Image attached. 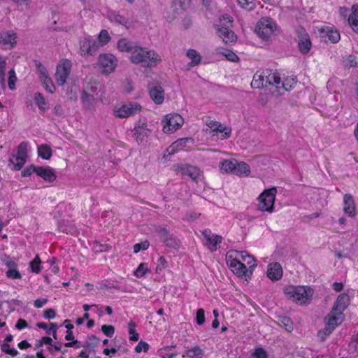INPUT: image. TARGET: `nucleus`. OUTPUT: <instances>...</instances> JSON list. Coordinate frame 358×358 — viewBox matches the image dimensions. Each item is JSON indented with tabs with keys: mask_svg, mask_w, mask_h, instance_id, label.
Here are the masks:
<instances>
[{
	"mask_svg": "<svg viewBox=\"0 0 358 358\" xmlns=\"http://www.w3.org/2000/svg\"><path fill=\"white\" fill-rule=\"evenodd\" d=\"M235 166V175L241 176L245 174V176H248L250 173V166L244 162H238L236 160V164Z\"/></svg>",
	"mask_w": 358,
	"mask_h": 358,
	"instance_id": "obj_34",
	"label": "nucleus"
},
{
	"mask_svg": "<svg viewBox=\"0 0 358 358\" xmlns=\"http://www.w3.org/2000/svg\"><path fill=\"white\" fill-rule=\"evenodd\" d=\"M186 55L192 61L189 63V66H194L198 65L201 62V55L194 49H189L187 51Z\"/></svg>",
	"mask_w": 358,
	"mask_h": 358,
	"instance_id": "obj_37",
	"label": "nucleus"
},
{
	"mask_svg": "<svg viewBox=\"0 0 358 358\" xmlns=\"http://www.w3.org/2000/svg\"><path fill=\"white\" fill-rule=\"evenodd\" d=\"M298 38V48L302 55H306L309 52L312 43L310 36L306 29L302 27H299L296 30Z\"/></svg>",
	"mask_w": 358,
	"mask_h": 358,
	"instance_id": "obj_11",
	"label": "nucleus"
},
{
	"mask_svg": "<svg viewBox=\"0 0 358 358\" xmlns=\"http://www.w3.org/2000/svg\"><path fill=\"white\" fill-rule=\"evenodd\" d=\"M37 168H38V166H34V165L32 164V165L29 166V167H27L26 169H24L22 171L21 175L23 177H29L33 173H36Z\"/></svg>",
	"mask_w": 358,
	"mask_h": 358,
	"instance_id": "obj_59",
	"label": "nucleus"
},
{
	"mask_svg": "<svg viewBox=\"0 0 358 358\" xmlns=\"http://www.w3.org/2000/svg\"><path fill=\"white\" fill-rule=\"evenodd\" d=\"M179 168L182 175L187 176L194 180H196L201 175L199 169L194 166L181 165Z\"/></svg>",
	"mask_w": 358,
	"mask_h": 358,
	"instance_id": "obj_27",
	"label": "nucleus"
},
{
	"mask_svg": "<svg viewBox=\"0 0 358 358\" xmlns=\"http://www.w3.org/2000/svg\"><path fill=\"white\" fill-rule=\"evenodd\" d=\"M108 20L111 22L116 23L117 24L123 25L126 27H129L131 24V21L127 18L124 17L123 15H121L118 13L114 11V10H110L107 13Z\"/></svg>",
	"mask_w": 358,
	"mask_h": 358,
	"instance_id": "obj_25",
	"label": "nucleus"
},
{
	"mask_svg": "<svg viewBox=\"0 0 358 358\" xmlns=\"http://www.w3.org/2000/svg\"><path fill=\"white\" fill-rule=\"evenodd\" d=\"M141 106L136 102H129L122 105L120 108H115V115L120 118H126L140 112Z\"/></svg>",
	"mask_w": 358,
	"mask_h": 358,
	"instance_id": "obj_10",
	"label": "nucleus"
},
{
	"mask_svg": "<svg viewBox=\"0 0 358 358\" xmlns=\"http://www.w3.org/2000/svg\"><path fill=\"white\" fill-rule=\"evenodd\" d=\"M36 175L49 182L55 181L57 178L53 169L49 166L43 167L38 166Z\"/></svg>",
	"mask_w": 358,
	"mask_h": 358,
	"instance_id": "obj_26",
	"label": "nucleus"
},
{
	"mask_svg": "<svg viewBox=\"0 0 358 358\" xmlns=\"http://www.w3.org/2000/svg\"><path fill=\"white\" fill-rule=\"evenodd\" d=\"M203 354V350L199 345H196L190 349L186 350L182 357H187L189 358H196L199 356H202Z\"/></svg>",
	"mask_w": 358,
	"mask_h": 358,
	"instance_id": "obj_41",
	"label": "nucleus"
},
{
	"mask_svg": "<svg viewBox=\"0 0 358 358\" xmlns=\"http://www.w3.org/2000/svg\"><path fill=\"white\" fill-rule=\"evenodd\" d=\"M130 60L133 64L145 66V73L147 78H151V68L157 66V57L153 51L146 48L136 46L131 54Z\"/></svg>",
	"mask_w": 358,
	"mask_h": 358,
	"instance_id": "obj_1",
	"label": "nucleus"
},
{
	"mask_svg": "<svg viewBox=\"0 0 358 358\" xmlns=\"http://www.w3.org/2000/svg\"><path fill=\"white\" fill-rule=\"evenodd\" d=\"M80 51L82 55H93L99 49V43L90 36L82 37L79 41Z\"/></svg>",
	"mask_w": 358,
	"mask_h": 358,
	"instance_id": "obj_9",
	"label": "nucleus"
},
{
	"mask_svg": "<svg viewBox=\"0 0 358 358\" xmlns=\"http://www.w3.org/2000/svg\"><path fill=\"white\" fill-rule=\"evenodd\" d=\"M162 131L164 134H171L179 129L184 124L183 118L178 113H170L164 116L162 120Z\"/></svg>",
	"mask_w": 358,
	"mask_h": 358,
	"instance_id": "obj_5",
	"label": "nucleus"
},
{
	"mask_svg": "<svg viewBox=\"0 0 358 358\" xmlns=\"http://www.w3.org/2000/svg\"><path fill=\"white\" fill-rule=\"evenodd\" d=\"M128 325L129 334L131 335L129 339L132 341H137L139 339V334L134 329V327H136L135 322L131 321Z\"/></svg>",
	"mask_w": 358,
	"mask_h": 358,
	"instance_id": "obj_50",
	"label": "nucleus"
},
{
	"mask_svg": "<svg viewBox=\"0 0 358 358\" xmlns=\"http://www.w3.org/2000/svg\"><path fill=\"white\" fill-rule=\"evenodd\" d=\"M98 38H99L98 43H100L101 45H104L110 41V36L107 30L102 29L99 35Z\"/></svg>",
	"mask_w": 358,
	"mask_h": 358,
	"instance_id": "obj_49",
	"label": "nucleus"
},
{
	"mask_svg": "<svg viewBox=\"0 0 358 358\" xmlns=\"http://www.w3.org/2000/svg\"><path fill=\"white\" fill-rule=\"evenodd\" d=\"M109 247L107 245H101L99 242L95 241L93 244V249L96 252H106Z\"/></svg>",
	"mask_w": 358,
	"mask_h": 358,
	"instance_id": "obj_63",
	"label": "nucleus"
},
{
	"mask_svg": "<svg viewBox=\"0 0 358 358\" xmlns=\"http://www.w3.org/2000/svg\"><path fill=\"white\" fill-rule=\"evenodd\" d=\"M194 143V140L192 137H185L181 138L176 140L173 144L176 148L178 147H185L187 143L193 144Z\"/></svg>",
	"mask_w": 358,
	"mask_h": 358,
	"instance_id": "obj_46",
	"label": "nucleus"
},
{
	"mask_svg": "<svg viewBox=\"0 0 358 358\" xmlns=\"http://www.w3.org/2000/svg\"><path fill=\"white\" fill-rule=\"evenodd\" d=\"M242 254H245L244 252H240V251L236 250H231L227 252L226 255V261L227 264L229 266V263H231V264H234L236 262H241L239 258L240 255Z\"/></svg>",
	"mask_w": 358,
	"mask_h": 358,
	"instance_id": "obj_38",
	"label": "nucleus"
},
{
	"mask_svg": "<svg viewBox=\"0 0 358 358\" xmlns=\"http://www.w3.org/2000/svg\"><path fill=\"white\" fill-rule=\"evenodd\" d=\"M334 329L330 328L327 324L325 327L317 332V337L321 342H324L326 340L327 336H329Z\"/></svg>",
	"mask_w": 358,
	"mask_h": 358,
	"instance_id": "obj_45",
	"label": "nucleus"
},
{
	"mask_svg": "<svg viewBox=\"0 0 358 358\" xmlns=\"http://www.w3.org/2000/svg\"><path fill=\"white\" fill-rule=\"evenodd\" d=\"M321 37L324 41H330L332 43H336L339 41L341 38L340 33L338 30L331 27H323L320 29Z\"/></svg>",
	"mask_w": 358,
	"mask_h": 358,
	"instance_id": "obj_17",
	"label": "nucleus"
},
{
	"mask_svg": "<svg viewBox=\"0 0 358 358\" xmlns=\"http://www.w3.org/2000/svg\"><path fill=\"white\" fill-rule=\"evenodd\" d=\"M252 355L255 358H268L266 351L262 348H256Z\"/></svg>",
	"mask_w": 358,
	"mask_h": 358,
	"instance_id": "obj_60",
	"label": "nucleus"
},
{
	"mask_svg": "<svg viewBox=\"0 0 358 358\" xmlns=\"http://www.w3.org/2000/svg\"><path fill=\"white\" fill-rule=\"evenodd\" d=\"M229 267L238 277L250 278L252 275V271L248 270L246 265L241 262H236L234 264L229 263Z\"/></svg>",
	"mask_w": 358,
	"mask_h": 358,
	"instance_id": "obj_22",
	"label": "nucleus"
},
{
	"mask_svg": "<svg viewBox=\"0 0 358 358\" xmlns=\"http://www.w3.org/2000/svg\"><path fill=\"white\" fill-rule=\"evenodd\" d=\"M266 83L267 87L269 85H275L276 88L278 89V92L280 94V89L287 91V90L285 87L284 84L281 82V78L278 73L271 72L269 70L265 71Z\"/></svg>",
	"mask_w": 358,
	"mask_h": 358,
	"instance_id": "obj_19",
	"label": "nucleus"
},
{
	"mask_svg": "<svg viewBox=\"0 0 358 358\" xmlns=\"http://www.w3.org/2000/svg\"><path fill=\"white\" fill-rule=\"evenodd\" d=\"M38 155L42 159L48 160L52 155V149L49 145L42 144L38 147Z\"/></svg>",
	"mask_w": 358,
	"mask_h": 358,
	"instance_id": "obj_36",
	"label": "nucleus"
},
{
	"mask_svg": "<svg viewBox=\"0 0 358 358\" xmlns=\"http://www.w3.org/2000/svg\"><path fill=\"white\" fill-rule=\"evenodd\" d=\"M149 245L150 243L148 241L136 243L134 245V252L138 253L141 250H145L148 248Z\"/></svg>",
	"mask_w": 358,
	"mask_h": 358,
	"instance_id": "obj_57",
	"label": "nucleus"
},
{
	"mask_svg": "<svg viewBox=\"0 0 358 358\" xmlns=\"http://www.w3.org/2000/svg\"><path fill=\"white\" fill-rule=\"evenodd\" d=\"M71 67V63L67 59L57 66L55 79L59 85H63L66 83L70 73Z\"/></svg>",
	"mask_w": 358,
	"mask_h": 358,
	"instance_id": "obj_14",
	"label": "nucleus"
},
{
	"mask_svg": "<svg viewBox=\"0 0 358 358\" xmlns=\"http://www.w3.org/2000/svg\"><path fill=\"white\" fill-rule=\"evenodd\" d=\"M16 34L13 31H8L1 34L0 43L5 47V48H13L16 43Z\"/></svg>",
	"mask_w": 358,
	"mask_h": 358,
	"instance_id": "obj_24",
	"label": "nucleus"
},
{
	"mask_svg": "<svg viewBox=\"0 0 358 358\" xmlns=\"http://www.w3.org/2000/svg\"><path fill=\"white\" fill-rule=\"evenodd\" d=\"M192 0H173L172 7L173 8V12L172 16H166L167 20L172 21L177 17L178 15H180L188 9L191 5Z\"/></svg>",
	"mask_w": 358,
	"mask_h": 358,
	"instance_id": "obj_16",
	"label": "nucleus"
},
{
	"mask_svg": "<svg viewBox=\"0 0 358 358\" xmlns=\"http://www.w3.org/2000/svg\"><path fill=\"white\" fill-rule=\"evenodd\" d=\"M94 92L95 90H94V87L90 84H87L86 87L83 90L81 101L85 109L91 110L94 108L95 98L93 93Z\"/></svg>",
	"mask_w": 358,
	"mask_h": 358,
	"instance_id": "obj_15",
	"label": "nucleus"
},
{
	"mask_svg": "<svg viewBox=\"0 0 358 358\" xmlns=\"http://www.w3.org/2000/svg\"><path fill=\"white\" fill-rule=\"evenodd\" d=\"M131 133L133 136H135L136 141L138 144L141 143L144 141H145L146 138L151 134L150 129H140L138 130L133 129L131 130Z\"/></svg>",
	"mask_w": 358,
	"mask_h": 358,
	"instance_id": "obj_31",
	"label": "nucleus"
},
{
	"mask_svg": "<svg viewBox=\"0 0 358 358\" xmlns=\"http://www.w3.org/2000/svg\"><path fill=\"white\" fill-rule=\"evenodd\" d=\"M343 210L345 213L350 217L355 216V206L352 196L349 194H345L343 197Z\"/></svg>",
	"mask_w": 358,
	"mask_h": 358,
	"instance_id": "obj_28",
	"label": "nucleus"
},
{
	"mask_svg": "<svg viewBox=\"0 0 358 358\" xmlns=\"http://www.w3.org/2000/svg\"><path fill=\"white\" fill-rule=\"evenodd\" d=\"M136 45L132 41L127 40V38H122L117 42V48L121 52H127L132 53Z\"/></svg>",
	"mask_w": 358,
	"mask_h": 358,
	"instance_id": "obj_30",
	"label": "nucleus"
},
{
	"mask_svg": "<svg viewBox=\"0 0 358 358\" xmlns=\"http://www.w3.org/2000/svg\"><path fill=\"white\" fill-rule=\"evenodd\" d=\"M8 87L10 90H13L15 88V83L17 81V77L13 69H11L8 72Z\"/></svg>",
	"mask_w": 358,
	"mask_h": 358,
	"instance_id": "obj_53",
	"label": "nucleus"
},
{
	"mask_svg": "<svg viewBox=\"0 0 358 358\" xmlns=\"http://www.w3.org/2000/svg\"><path fill=\"white\" fill-rule=\"evenodd\" d=\"M267 276L272 280H278L282 278V268L280 263H271L268 266Z\"/></svg>",
	"mask_w": 358,
	"mask_h": 358,
	"instance_id": "obj_23",
	"label": "nucleus"
},
{
	"mask_svg": "<svg viewBox=\"0 0 358 358\" xmlns=\"http://www.w3.org/2000/svg\"><path fill=\"white\" fill-rule=\"evenodd\" d=\"M2 261L5 264V265L8 267V269L17 268V264L9 256L5 255L2 258Z\"/></svg>",
	"mask_w": 358,
	"mask_h": 358,
	"instance_id": "obj_58",
	"label": "nucleus"
},
{
	"mask_svg": "<svg viewBox=\"0 0 358 358\" xmlns=\"http://www.w3.org/2000/svg\"><path fill=\"white\" fill-rule=\"evenodd\" d=\"M148 88L150 98L157 103V85L150 80H148Z\"/></svg>",
	"mask_w": 358,
	"mask_h": 358,
	"instance_id": "obj_47",
	"label": "nucleus"
},
{
	"mask_svg": "<svg viewBox=\"0 0 358 358\" xmlns=\"http://www.w3.org/2000/svg\"><path fill=\"white\" fill-rule=\"evenodd\" d=\"M236 164V159H224L221 162L220 169L222 172L232 173L234 174Z\"/></svg>",
	"mask_w": 358,
	"mask_h": 358,
	"instance_id": "obj_33",
	"label": "nucleus"
},
{
	"mask_svg": "<svg viewBox=\"0 0 358 358\" xmlns=\"http://www.w3.org/2000/svg\"><path fill=\"white\" fill-rule=\"evenodd\" d=\"M222 20H227V24L222 23V24L214 25L217 36L221 38L226 44L234 43L236 41V36L233 31L229 29V26L233 22L232 17L228 14H224L223 15Z\"/></svg>",
	"mask_w": 358,
	"mask_h": 358,
	"instance_id": "obj_2",
	"label": "nucleus"
},
{
	"mask_svg": "<svg viewBox=\"0 0 358 358\" xmlns=\"http://www.w3.org/2000/svg\"><path fill=\"white\" fill-rule=\"evenodd\" d=\"M213 131L220 132L222 134V138H228L230 137L231 133V129L227 127L223 126L220 122L213 129Z\"/></svg>",
	"mask_w": 358,
	"mask_h": 358,
	"instance_id": "obj_42",
	"label": "nucleus"
},
{
	"mask_svg": "<svg viewBox=\"0 0 358 358\" xmlns=\"http://www.w3.org/2000/svg\"><path fill=\"white\" fill-rule=\"evenodd\" d=\"M158 236L167 248L178 250L180 246V240L164 227H158Z\"/></svg>",
	"mask_w": 358,
	"mask_h": 358,
	"instance_id": "obj_8",
	"label": "nucleus"
},
{
	"mask_svg": "<svg viewBox=\"0 0 358 358\" xmlns=\"http://www.w3.org/2000/svg\"><path fill=\"white\" fill-rule=\"evenodd\" d=\"M34 99L38 108L41 111L45 112L48 108V102L45 101L43 94L40 92H36L34 95Z\"/></svg>",
	"mask_w": 358,
	"mask_h": 358,
	"instance_id": "obj_39",
	"label": "nucleus"
},
{
	"mask_svg": "<svg viewBox=\"0 0 358 358\" xmlns=\"http://www.w3.org/2000/svg\"><path fill=\"white\" fill-rule=\"evenodd\" d=\"M27 142H22L17 146V150L15 153H12V157L9 159L8 166L13 165L12 169L15 171L20 170L24 165L27 157Z\"/></svg>",
	"mask_w": 358,
	"mask_h": 358,
	"instance_id": "obj_4",
	"label": "nucleus"
},
{
	"mask_svg": "<svg viewBox=\"0 0 358 358\" xmlns=\"http://www.w3.org/2000/svg\"><path fill=\"white\" fill-rule=\"evenodd\" d=\"M149 349V345L143 341H141L138 345L135 347V351L138 353L141 352L142 350L144 352H147Z\"/></svg>",
	"mask_w": 358,
	"mask_h": 358,
	"instance_id": "obj_64",
	"label": "nucleus"
},
{
	"mask_svg": "<svg viewBox=\"0 0 358 358\" xmlns=\"http://www.w3.org/2000/svg\"><path fill=\"white\" fill-rule=\"evenodd\" d=\"M277 25L271 17H262L255 27V32L264 40H267L276 30Z\"/></svg>",
	"mask_w": 358,
	"mask_h": 358,
	"instance_id": "obj_6",
	"label": "nucleus"
},
{
	"mask_svg": "<svg viewBox=\"0 0 358 358\" xmlns=\"http://www.w3.org/2000/svg\"><path fill=\"white\" fill-rule=\"evenodd\" d=\"M40 80L46 91L50 93H53L54 90H55V87L51 80V78L49 76H47L42 77V78Z\"/></svg>",
	"mask_w": 358,
	"mask_h": 358,
	"instance_id": "obj_43",
	"label": "nucleus"
},
{
	"mask_svg": "<svg viewBox=\"0 0 358 358\" xmlns=\"http://www.w3.org/2000/svg\"><path fill=\"white\" fill-rule=\"evenodd\" d=\"M201 234L207 241V245L208 248L211 251L217 250V245L222 243V236L217 234H211V231L209 229L203 230L201 231Z\"/></svg>",
	"mask_w": 358,
	"mask_h": 358,
	"instance_id": "obj_18",
	"label": "nucleus"
},
{
	"mask_svg": "<svg viewBox=\"0 0 358 358\" xmlns=\"http://www.w3.org/2000/svg\"><path fill=\"white\" fill-rule=\"evenodd\" d=\"M276 193L277 189L275 187L265 189L258 197L259 203L257 204V209L260 211L272 213L274 210Z\"/></svg>",
	"mask_w": 358,
	"mask_h": 358,
	"instance_id": "obj_3",
	"label": "nucleus"
},
{
	"mask_svg": "<svg viewBox=\"0 0 358 358\" xmlns=\"http://www.w3.org/2000/svg\"><path fill=\"white\" fill-rule=\"evenodd\" d=\"M98 64L103 69V73H110L117 66V59L112 54H101L99 56Z\"/></svg>",
	"mask_w": 358,
	"mask_h": 358,
	"instance_id": "obj_13",
	"label": "nucleus"
},
{
	"mask_svg": "<svg viewBox=\"0 0 358 358\" xmlns=\"http://www.w3.org/2000/svg\"><path fill=\"white\" fill-rule=\"evenodd\" d=\"M285 292L287 297L300 304L305 303L311 295V291L304 287H290L286 288Z\"/></svg>",
	"mask_w": 358,
	"mask_h": 358,
	"instance_id": "obj_7",
	"label": "nucleus"
},
{
	"mask_svg": "<svg viewBox=\"0 0 358 358\" xmlns=\"http://www.w3.org/2000/svg\"><path fill=\"white\" fill-rule=\"evenodd\" d=\"M101 331L107 337L111 338L115 334V327L110 324H103L101 326Z\"/></svg>",
	"mask_w": 358,
	"mask_h": 358,
	"instance_id": "obj_52",
	"label": "nucleus"
},
{
	"mask_svg": "<svg viewBox=\"0 0 358 358\" xmlns=\"http://www.w3.org/2000/svg\"><path fill=\"white\" fill-rule=\"evenodd\" d=\"M1 350L3 352L10 355L13 357L18 355V351L15 348H11L8 343H3L1 346Z\"/></svg>",
	"mask_w": 358,
	"mask_h": 358,
	"instance_id": "obj_48",
	"label": "nucleus"
},
{
	"mask_svg": "<svg viewBox=\"0 0 358 358\" xmlns=\"http://www.w3.org/2000/svg\"><path fill=\"white\" fill-rule=\"evenodd\" d=\"M100 339L94 335H91L87 337L83 344V348L85 350H89L90 351L95 352V348L97 347Z\"/></svg>",
	"mask_w": 358,
	"mask_h": 358,
	"instance_id": "obj_32",
	"label": "nucleus"
},
{
	"mask_svg": "<svg viewBox=\"0 0 358 358\" xmlns=\"http://www.w3.org/2000/svg\"><path fill=\"white\" fill-rule=\"evenodd\" d=\"M196 322L198 325H202L205 322V312L203 308H199L196 311Z\"/></svg>",
	"mask_w": 358,
	"mask_h": 358,
	"instance_id": "obj_56",
	"label": "nucleus"
},
{
	"mask_svg": "<svg viewBox=\"0 0 358 358\" xmlns=\"http://www.w3.org/2000/svg\"><path fill=\"white\" fill-rule=\"evenodd\" d=\"M227 59L231 62H238L239 60L238 57L231 50H227L226 52H222Z\"/></svg>",
	"mask_w": 358,
	"mask_h": 358,
	"instance_id": "obj_62",
	"label": "nucleus"
},
{
	"mask_svg": "<svg viewBox=\"0 0 358 358\" xmlns=\"http://www.w3.org/2000/svg\"><path fill=\"white\" fill-rule=\"evenodd\" d=\"M339 13L343 18L348 17L349 25L355 32L358 34V6L354 5L351 11L345 7H341Z\"/></svg>",
	"mask_w": 358,
	"mask_h": 358,
	"instance_id": "obj_12",
	"label": "nucleus"
},
{
	"mask_svg": "<svg viewBox=\"0 0 358 358\" xmlns=\"http://www.w3.org/2000/svg\"><path fill=\"white\" fill-rule=\"evenodd\" d=\"M245 259H247L245 262L246 264L249 266L248 270H251L252 272L254 268L257 266L256 260L254 259L253 257L250 256V255H245Z\"/></svg>",
	"mask_w": 358,
	"mask_h": 358,
	"instance_id": "obj_61",
	"label": "nucleus"
},
{
	"mask_svg": "<svg viewBox=\"0 0 358 358\" xmlns=\"http://www.w3.org/2000/svg\"><path fill=\"white\" fill-rule=\"evenodd\" d=\"M251 87L255 89H260L267 87L266 83L265 71H264L262 74H258V73H256L254 75L253 79L251 82Z\"/></svg>",
	"mask_w": 358,
	"mask_h": 358,
	"instance_id": "obj_29",
	"label": "nucleus"
},
{
	"mask_svg": "<svg viewBox=\"0 0 358 358\" xmlns=\"http://www.w3.org/2000/svg\"><path fill=\"white\" fill-rule=\"evenodd\" d=\"M349 302V296L347 294H341L332 308L331 313L335 312L336 314L341 315L348 307Z\"/></svg>",
	"mask_w": 358,
	"mask_h": 358,
	"instance_id": "obj_20",
	"label": "nucleus"
},
{
	"mask_svg": "<svg viewBox=\"0 0 358 358\" xmlns=\"http://www.w3.org/2000/svg\"><path fill=\"white\" fill-rule=\"evenodd\" d=\"M229 267L238 277L250 278L252 275V271L248 270L246 265L241 262H236L234 264L229 263Z\"/></svg>",
	"mask_w": 358,
	"mask_h": 358,
	"instance_id": "obj_21",
	"label": "nucleus"
},
{
	"mask_svg": "<svg viewBox=\"0 0 358 358\" xmlns=\"http://www.w3.org/2000/svg\"><path fill=\"white\" fill-rule=\"evenodd\" d=\"M338 316L335 312H333V313L331 312L324 319L326 324L330 328L335 329L341 324V322H338Z\"/></svg>",
	"mask_w": 358,
	"mask_h": 358,
	"instance_id": "obj_35",
	"label": "nucleus"
},
{
	"mask_svg": "<svg viewBox=\"0 0 358 358\" xmlns=\"http://www.w3.org/2000/svg\"><path fill=\"white\" fill-rule=\"evenodd\" d=\"M242 8L251 10L255 7V0H238Z\"/></svg>",
	"mask_w": 358,
	"mask_h": 358,
	"instance_id": "obj_54",
	"label": "nucleus"
},
{
	"mask_svg": "<svg viewBox=\"0 0 358 358\" xmlns=\"http://www.w3.org/2000/svg\"><path fill=\"white\" fill-rule=\"evenodd\" d=\"M148 271H149L148 264L145 263H141L135 271L134 274L136 277L141 278L144 276Z\"/></svg>",
	"mask_w": 358,
	"mask_h": 358,
	"instance_id": "obj_51",
	"label": "nucleus"
},
{
	"mask_svg": "<svg viewBox=\"0 0 358 358\" xmlns=\"http://www.w3.org/2000/svg\"><path fill=\"white\" fill-rule=\"evenodd\" d=\"M6 276L10 279H20L22 275L17 270V268L8 269L6 271Z\"/></svg>",
	"mask_w": 358,
	"mask_h": 358,
	"instance_id": "obj_55",
	"label": "nucleus"
},
{
	"mask_svg": "<svg viewBox=\"0 0 358 358\" xmlns=\"http://www.w3.org/2000/svg\"><path fill=\"white\" fill-rule=\"evenodd\" d=\"M278 322L281 327H283L287 331L289 332L292 331L294 329L293 322L289 317L280 315L278 317Z\"/></svg>",
	"mask_w": 358,
	"mask_h": 358,
	"instance_id": "obj_40",
	"label": "nucleus"
},
{
	"mask_svg": "<svg viewBox=\"0 0 358 358\" xmlns=\"http://www.w3.org/2000/svg\"><path fill=\"white\" fill-rule=\"evenodd\" d=\"M41 261L38 255H36L35 258L29 262V266L31 271L35 273H38L41 271L40 264Z\"/></svg>",
	"mask_w": 358,
	"mask_h": 358,
	"instance_id": "obj_44",
	"label": "nucleus"
}]
</instances>
